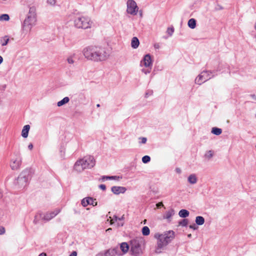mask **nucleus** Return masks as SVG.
I'll return each mask as SVG.
<instances>
[{
  "instance_id": "obj_1",
  "label": "nucleus",
  "mask_w": 256,
  "mask_h": 256,
  "mask_svg": "<svg viewBox=\"0 0 256 256\" xmlns=\"http://www.w3.org/2000/svg\"><path fill=\"white\" fill-rule=\"evenodd\" d=\"M82 54L88 60L102 62L107 60L110 52L106 48L90 46L84 48Z\"/></svg>"
},
{
  "instance_id": "obj_2",
  "label": "nucleus",
  "mask_w": 256,
  "mask_h": 256,
  "mask_svg": "<svg viewBox=\"0 0 256 256\" xmlns=\"http://www.w3.org/2000/svg\"><path fill=\"white\" fill-rule=\"evenodd\" d=\"M154 237L157 240L155 252L160 254L162 250L174 238L175 232L173 230H168L161 234L156 233Z\"/></svg>"
},
{
  "instance_id": "obj_3",
  "label": "nucleus",
  "mask_w": 256,
  "mask_h": 256,
  "mask_svg": "<svg viewBox=\"0 0 256 256\" xmlns=\"http://www.w3.org/2000/svg\"><path fill=\"white\" fill-rule=\"evenodd\" d=\"M96 164L94 156H88L78 160L74 164V169L78 172H82L85 169L91 168Z\"/></svg>"
},
{
  "instance_id": "obj_4",
  "label": "nucleus",
  "mask_w": 256,
  "mask_h": 256,
  "mask_svg": "<svg viewBox=\"0 0 256 256\" xmlns=\"http://www.w3.org/2000/svg\"><path fill=\"white\" fill-rule=\"evenodd\" d=\"M30 173V170L28 168L20 172L14 182L17 188H22L28 185L31 178Z\"/></svg>"
},
{
  "instance_id": "obj_5",
  "label": "nucleus",
  "mask_w": 256,
  "mask_h": 256,
  "mask_svg": "<svg viewBox=\"0 0 256 256\" xmlns=\"http://www.w3.org/2000/svg\"><path fill=\"white\" fill-rule=\"evenodd\" d=\"M36 21L35 8H30L29 12L23 23L24 30L30 31L32 27L36 24Z\"/></svg>"
},
{
  "instance_id": "obj_6",
  "label": "nucleus",
  "mask_w": 256,
  "mask_h": 256,
  "mask_svg": "<svg viewBox=\"0 0 256 256\" xmlns=\"http://www.w3.org/2000/svg\"><path fill=\"white\" fill-rule=\"evenodd\" d=\"M74 26L78 28L86 29L91 27L92 22L88 17L79 16L74 20Z\"/></svg>"
},
{
  "instance_id": "obj_7",
  "label": "nucleus",
  "mask_w": 256,
  "mask_h": 256,
  "mask_svg": "<svg viewBox=\"0 0 256 256\" xmlns=\"http://www.w3.org/2000/svg\"><path fill=\"white\" fill-rule=\"evenodd\" d=\"M212 72L210 71H203L200 74L195 80V82L198 84H201L209 79L212 76H210Z\"/></svg>"
},
{
  "instance_id": "obj_8",
  "label": "nucleus",
  "mask_w": 256,
  "mask_h": 256,
  "mask_svg": "<svg viewBox=\"0 0 256 256\" xmlns=\"http://www.w3.org/2000/svg\"><path fill=\"white\" fill-rule=\"evenodd\" d=\"M130 251L134 256H138L142 252L141 245L138 240H131Z\"/></svg>"
},
{
  "instance_id": "obj_9",
  "label": "nucleus",
  "mask_w": 256,
  "mask_h": 256,
  "mask_svg": "<svg viewBox=\"0 0 256 256\" xmlns=\"http://www.w3.org/2000/svg\"><path fill=\"white\" fill-rule=\"evenodd\" d=\"M126 12L128 14L132 16H135L137 14L138 8L136 2L134 0H128L126 2Z\"/></svg>"
},
{
  "instance_id": "obj_10",
  "label": "nucleus",
  "mask_w": 256,
  "mask_h": 256,
  "mask_svg": "<svg viewBox=\"0 0 256 256\" xmlns=\"http://www.w3.org/2000/svg\"><path fill=\"white\" fill-rule=\"evenodd\" d=\"M22 164V158L20 154H18L16 157L12 158L10 164V166L12 170H18Z\"/></svg>"
},
{
  "instance_id": "obj_11",
  "label": "nucleus",
  "mask_w": 256,
  "mask_h": 256,
  "mask_svg": "<svg viewBox=\"0 0 256 256\" xmlns=\"http://www.w3.org/2000/svg\"><path fill=\"white\" fill-rule=\"evenodd\" d=\"M81 204L84 207H86L88 205L96 206L98 204V202L96 201V199L92 198L86 197L82 200Z\"/></svg>"
},
{
  "instance_id": "obj_12",
  "label": "nucleus",
  "mask_w": 256,
  "mask_h": 256,
  "mask_svg": "<svg viewBox=\"0 0 256 256\" xmlns=\"http://www.w3.org/2000/svg\"><path fill=\"white\" fill-rule=\"evenodd\" d=\"M60 212V209H56L53 212H47L46 214L42 215V220L46 221L50 220L55 217Z\"/></svg>"
},
{
  "instance_id": "obj_13",
  "label": "nucleus",
  "mask_w": 256,
  "mask_h": 256,
  "mask_svg": "<svg viewBox=\"0 0 256 256\" xmlns=\"http://www.w3.org/2000/svg\"><path fill=\"white\" fill-rule=\"evenodd\" d=\"M141 66H145L146 67H150L152 66V62L150 56L149 54H146L140 62Z\"/></svg>"
},
{
  "instance_id": "obj_14",
  "label": "nucleus",
  "mask_w": 256,
  "mask_h": 256,
  "mask_svg": "<svg viewBox=\"0 0 256 256\" xmlns=\"http://www.w3.org/2000/svg\"><path fill=\"white\" fill-rule=\"evenodd\" d=\"M112 192L115 194H124L126 188L124 186H113L111 188Z\"/></svg>"
},
{
  "instance_id": "obj_15",
  "label": "nucleus",
  "mask_w": 256,
  "mask_h": 256,
  "mask_svg": "<svg viewBox=\"0 0 256 256\" xmlns=\"http://www.w3.org/2000/svg\"><path fill=\"white\" fill-rule=\"evenodd\" d=\"M118 248H115L112 249H109L106 250L104 252V256H114L115 254L121 255L120 254H118Z\"/></svg>"
},
{
  "instance_id": "obj_16",
  "label": "nucleus",
  "mask_w": 256,
  "mask_h": 256,
  "mask_svg": "<svg viewBox=\"0 0 256 256\" xmlns=\"http://www.w3.org/2000/svg\"><path fill=\"white\" fill-rule=\"evenodd\" d=\"M30 129V126L28 124L24 126L22 132V136L23 138H26L28 136Z\"/></svg>"
},
{
  "instance_id": "obj_17",
  "label": "nucleus",
  "mask_w": 256,
  "mask_h": 256,
  "mask_svg": "<svg viewBox=\"0 0 256 256\" xmlns=\"http://www.w3.org/2000/svg\"><path fill=\"white\" fill-rule=\"evenodd\" d=\"M10 40V38L8 36H4L0 38V44L2 46H6L8 44Z\"/></svg>"
},
{
  "instance_id": "obj_18",
  "label": "nucleus",
  "mask_w": 256,
  "mask_h": 256,
  "mask_svg": "<svg viewBox=\"0 0 256 256\" xmlns=\"http://www.w3.org/2000/svg\"><path fill=\"white\" fill-rule=\"evenodd\" d=\"M188 180L190 184H194L197 182L198 178L195 174H191L188 176Z\"/></svg>"
},
{
  "instance_id": "obj_19",
  "label": "nucleus",
  "mask_w": 256,
  "mask_h": 256,
  "mask_svg": "<svg viewBox=\"0 0 256 256\" xmlns=\"http://www.w3.org/2000/svg\"><path fill=\"white\" fill-rule=\"evenodd\" d=\"M129 248L128 244L126 242H122L120 245V248L124 254L128 252Z\"/></svg>"
},
{
  "instance_id": "obj_20",
  "label": "nucleus",
  "mask_w": 256,
  "mask_h": 256,
  "mask_svg": "<svg viewBox=\"0 0 256 256\" xmlns=\"http://www.w3.org/2000/svg\"><path fill=\"white\" fill-rule=\"evenodd\" d=\"M140 44L138 39L136 37L132 38L131 42V46L133 48H136Z\"/></svg>"
},
{
  "instance_id": "obj_21",
  "label": "nucleus",
  "mask_w": 256,
  "mask_h": 256,
  "mask_svg": "<svg viewBox=\"0 0 256 256\" xmlns=\"http://www.w3.org/2000/svg\"><path fill=\"white\" fill-rule=\"evenodd\" d=\"M76 54H74L68 56L66 58V62L70 64H73L75 62Z\"/></svg>"
},
{
  "instance_id": "obj_22",
  "label": "nucleus",
  "mask_w": 256,
  "mask_h": 256,
  "mask_svg": "<svg viewBox=\"0 0 256 256\" xmlns=\"http://www.w3.org/2000/svg\"><path fill=\"white\" fill-rule=\"evenodd\" d=\"M174 214V210L173 209H170V210L166 212L164 216V218L169 220Z\"/></svg>"
},
{
  "instance_id": "obj_23",
  "label": "nucleus",
  "mask_w": 256,
  "mask_h": 256,
  "mask_svg": "<svg viewBox=\"0 0 256 256\" xmlns=\"http://www.w3.org/2000/svg\"><path fill=\"white\" fill-rule=\"evenodd\" d=\"M189 212L184 209L181 210L178 212L180 216L183 218L188 217L189 216Z\"/></svg>"
},
{
  "instance_id": "obj_24",
  "label": "nucleus",
  "mask_w": 256,
  "mask_h": 256,
  "mask_svg": "<svg viewBox=\"0 0 256 256\" xmlns=\"http://www.w3.org/2000/svg\"><path fill=\"white\" fill-rule=\"evenodd\" d=\"M70 101V98L68 97H65L62 100L59 101L57 103V106H61L66 104H67Z\"/></svg>"
},
{
  "instance_id": "obj_25",
  "label": "nucleus",
  "mask_w": 256,
  "mask_h": 256,
  "mask_svg": "<svg viewBox=\"0 0 256 256\" xmlns=\"http://www.w3.org/2000/svg\"><path fill=\"white\" fill-rule=\"evenodd\" d=\"M188 26L194 29L196 27V20L194 18H190L188 21Z\"/></svg>"
},
{
  "instance_id": "obj_26",
  "label": "nucleus",
  "mask_w": 256,
  "mask_h": 256,
  "mask_svg": "<svg viewBox=\"0 0 256 256\" xmlns=\"http://www.w3.org/2000/svg\"><path fill=\"white\" fill-rule=\"evenodd\" d=\"M196 222L198 225H202L204 222V218L202 216H198L196 218Z\"/></svg>"
},
{
  "instance_id": "obj_27",
  "label": "nucleus",
  "mask_w": 256,
  "mask_h": 256,
  "mask_svg": "<svg viewBox=\"0 0 256 256\" xmlns=\"http://www.w3.org/2000/svg\"><path fill=\"white\" fill-rule=\"evenodd\" d=\"M120 178L117 176H103L102 178V180H118Z\"/></svg>"
},
{
  "instance_id": "obj_28",
  "label": "nucleus",
  "mask_w": 256,
  "mask_h": 256,
  "mask_svg": "<svg viewBox=\"0 0 256 256\" xmlns=\"http://www.w3.org/2000/svg\"><path fill=\"white\" fill-rule=\"evenodd\" d=\"M212 132L216 136H219L222 134V130L221 128L214 127L212 128Z\"/></svg>"
},
{
  "instance_id": "obj_29",
  "label": "nucleus",
  "mask_w": 256,
  "mask_h": 256,
  "mask_svg": "<svg viewBox=\"0 0 256 256\" xmlns=\"http://www.w3.org/2000/svg\"><path fill=\"white\" fill-rule=\"evenodd\" d=\"M214 156V152L210 150L206 152L204 157L207 160H210Z\"/></svg>"
},
{
  "instance_id": "obj_30",
  "label": "nucleus",
  "mask_w": 256,
  "mask_h": 256,
  "mask_svg": "<svg viewBox=\"0 0 256 256\" xmlns=\"http://www.w3.org/2000/svg\"><path fill=\"white\" fill-rule=\"evenodd\" d=\"M42 214H37L34 216V223L36 224H38V223L40 218H42Z\"/></svg>"
},
{
  "instance_id": "obj_31",
  "label": "nucleus",
  "mask_w": 256,
  "mask_h": 256,
  "mask_svg": "<svg viewBox=\"0 0 256 256\" xmlns=\"http://www.w3.org/2000/svg\"><path fill=\"white\" fill-rule=\"evenodd\" d=\"M150 231L149 228L145 226L142 228V233L144 236H148L150 234Z\"/></svg>"
},
{
  "instance_id": "obj_32",
  "label": "nucleus",
  "mask_w": 256,
  "mask_h": 256,
  "mask_svg": "<svg viewBox=\"0 0 256 256\" xmlns=\"http://www.w3.org/2000/svg\"><path fill=\"white\" fill-rule=\"evenodd\" d=\"M174 28L173 26L169 27L167 28L166 33L168 34L169 36H172L174 32Z\"/></svg>"
},
{
  "instance_id": "obj_33",
  "label": "nucleus",
  "mask_w": 256,
  "mask_h": 256,
  "mask_svg": "<svg viewBox=\"0 0 256 256\" xmlns=\"http://www.w3.org/2000/svg\"><path fill=\"white\" fill-rule=\"evenodd\" d=\"M10 19L9 16L7 14H2L0 16V20H5L8 21Z\"/></svg>"
},
{
  "instance_id": "obj_34",
  "label": "nucleus",
  "mask_w": 256,
  "mask_h": 256,
  "mask_svg": "<svg viewBox=\"0 0 256 256\" xmlns=\"http://www.w3.org/2000/svg\"><path fill=\"white\" fill-rule=\"evenodd\" d=\"M188 224V220L187 219H184L179 222V225L182 226H186Z\"/></svg>"
},
{
  "instance_id": "obj_35",
  "label": "nucleus",
  "mask_w": 256,
  "mask_h": 256,
  "mask_svg": "<svg viewBox=\"0 0 256 256\" xmlns=\"http://www.w3.org/2000/svg\"><path fill=\"white\" fill-rule=\"evenodd\" d=\"M150 160V158L148 156H145L142 158V162L144 164L148 162Z\"/></svg>"
},
{
  "instance_id": "obj_36",
  "label": "nucleus",
  "mask_w": 256,
  "mask_h": 256,
  "mask_svg": "<svg viewBox=\"0 0 256 256\" xmlns=\"http://www.w3.org/2000/svg\"><path fill=\"white\" fill-rule=\"evenodd\" d=\"M153 94V91L152 90H148L145 94V97L148 98L149 96H152Z\"/></svg>"
},
{
  "instance_id": "obj_37",
  "label": "nucleus",
  "mask_w": 256,
  "mask_h": 256,
  "mask_svg": "<svg viewBox=\"0 0 256 256\" xmlns=\"http://www.w3.org/2000/svg\"><path fill=\"white\" fill-rule=\"evenodd\" d=\"M47 2L52 6H54L56 2V0H47Z\"/></svg>"
},
{
  "instance_id": "obj_38",
  "label": "nucleus",
  "mask_w": 256,
  "mask_h": 256,
  "mask_svg": "<svg viewBox=\"0 0 256 256\" xmlns=\"http://www.w3.org/2000/svg\"><path fill=\"white\" fill-rule=\"evenodd\" d=\"M6 232L5 228L4 226H0V235L4 234Z\"/></svg>"
},
{
  "instance_id": "obj_39",
  "label": "nucleus",
  "mask_w": 256,
  "mask_h": 256,
  "mask_svg": "<svg viewBox=\"0 0 256 256\" xmlns=\"http://www.w3.org/2000/svg\"><path fill=\"white\" fill-rule=\"evenodd\" d=\"M140 140H141L140 143L142 144H145L146 142L147 139L146 138L142 137L139 138Z\"/></svg>"
},
{
  "instance_id": "obj_40",
  "label": "nucleus",
  "mask_w": 256,
  "mask_h": 256,
  "mask_svg": "<svg viewBox=\"0 0 256 256\" xmlns=\"http://www.w3.org/2000/svg\"><path fill=\"white\" fill-rule=\"evenodd\" d=\"M120 220V218H118L116 216H114V218L111 220L110 224H112L114 222V221H116L118 220Z\"/></svg>"
},
{
  "instance_id": "obj_41",
  "label": "nucleus",
  "mask_w": 256,
  "mask_h": 256,
  "mask_svg": "<svg viewBox=\"0 0 256 256\" xmlns=\"http://www.w3.org/2000/svg\"><path fill=\"white\" fill-rule=\"evenodd\" d=\"M154 46L155 49H159L160 48V46L159 43H155L154 44Z\"/></svg>"
},
{
  "instance_id": "obj_42",
  "label": "nucleus",
  "mask_w": 256,
  "mask_h": 256,
  "mask_svg": "<svg viewBox=\"0 0 256 256\" xmlns=\"http://www.w3.org/2000/svg\"><path fill=\"white\" fill-rule=\"evenodd\" d=\"M99 188H100L101 190H106V186H105L104 184H100V185L99 186Z\"/></svg>"
},
{
  "instance_id": "obj_43",
  "label": "nucleus",
  "mask_w": 256,
  "mask_h": 256,
  "mask_svg": "<svg viewBox=\"0 0 256 256\" xmlns=\"http://www.w3.org/2000/svg\"><path fill=\"white\" fill-rule=\"evenodd\" d=\"M164 206V204L162 202H158L156 204V206L158 208H160V206Z\"/></svg>"
},
{
  "instance_id": "obj_44",
  "label": "nucleus",
  "mask_w": 256,
  "mask_h": 256,
  "mask_svg": "<svg viewBox=\"0 0 256 256\" xmlns=\"http://www.w3.org/2000/svg\"><path fill=\"white\" fill-rule=\"evenodd\" d=\"M70 256H77V252L76 251L72 252Z\"/></svg>"
},
{
  "instance_id": "obj_45",
  "label": "nucleus",
  "mask_w": 256,
  "mask_h": 256,
  "mask_svg": "<svg viewBox=\"0 0 256 256\" xmlns=\"http://www.w3.org/2000/svg\"><path fill=\"white\" fill-rule=\"evenodd\" d=\"M142 72H144L145 74H148V73H150V70H144V69H142Z\"/></svg>"
},
{
  "instance_id": "obj_46",
  "label": "nucleus",
  "mask_w": 256,
  "mask_h": 256,
  "mask_svg": "<svg viewBox=\"0 0 256 256\" xmlns=\"http://www.w3.org/2000/svg\"><path fill=\"white\" fill-rule=\"evenodd\" d=\"M176 172L178 174H180L181 173V170L180 168H176Z\"/></svg>"
},
{
  "instance_id": "obj_47",
  "label": "nucleus",
  "mask_w": 256,
  "mask_h": 256,
  "mask_svg": "<svg viewBox=\"0 0 256 256\" xmlns=\"http://www.w3.org/2000/svg\"><path fill=\"white\" fill-rule=\"evenodd\" d=\"M28 148L30 149V150H32V148H33V145L32 144H30L28 146Z\"/></svg>"
},
{
  "instance_id": "obj_48",
  "label": "nucleus",
  "mask_w": 256,
  "mask_h": 256,
  "mask_svg": "<svg viewBox=\"0 0 256 256\" xmlns=\"http://www.w3.org/2000/svg\"><path fill=\"white\" fill-rule=\"evenodd\" d=\"M190 228L194 229V230L196 229V226H195V225H190Z\"/></svg>"
},
{
  "instance_id": "obj_49",
  "label": "nucleus",
  "mask_w": 256,
  "mask_h": 256,
  "mask_svg": "<svg viewBox=\"0 0 256 256\" xmlns=\"http://www.w3.org/2000/svg\"><path fill=\"white\" fill-rule=\"evenodd\" d=\"M38 256H47V254L45 252H42L41 254H40Z\"/></svg>"
},
{
  "instance_id": "obj_50",
  "label": "nucleus",
  "mask_w": 256,
  "mask_h": 256,
  "mask_svg": "<svg viewBox=\"0 0 256 256\" xmlns=\"http://www.w3.org/2000/svg\"><path fill=\"white\" fill-rule=\"evenodd\" d=\"M251 96L252 97V98L254 100H256V96L254 95V94H252L251 95Z\"/></svg>"
},
{
  "instance_id": "obj_51",
  "label": "nucleus",
  "mask_w": 256,
  "mask_h": 256,
  "mask_svg": "<svg viewBox=\"0 0 256 256\" xmlns=\"http://www.w3.org/2000/svg\"><path fill=\"white\" fill-rule=\"evenodd\" d=\"M3 62V58L2 56H0V64H1Z\"/></svg>"
},
{
  "instance_id": "obj_52",
  "label": "nucleus",
  "mask_w": 256,
  "mask_h": 256,
  "mask_svg": "<svg viewBox=\"0 0 256 256\" xmlns=\"http://www.w3.org/2000/svg\"><path fill=\"white\" fill-rule=\"evenodd\" d=\"M2 197V193L0 192V199Z\"/></svg>"
},
{
  "instance_id": "obj_53",
  "label": "nucleus",
  "mask_w": 256,
  "mask_h": 256,
  "mask_svg": "<svg viewBox=\"0 0 256 256\" xmlns=\"http://www.w3.org/2000/svg\"><path fill=\"white\" fill-rule=\"evenodd\" d=\"M191 236H192V234H188V237L190 238Z\"/></svg>"
},
{
  "instance_id": "obj_54",
  "label": "nucleus",
  "mask_w": 256,
  "mask_h": 256,
  "mask_svg": "<svg viewBox=\"0 0 256 256\" xmlns=\"http://www.w3.org/2000/svg\"><path fill=\"white\" fill-rule=\"evenodd\" d=\"M96 106H97L98 108L100 107V104H96Z\"/></svg>"
},
{
  "instance_id": "obj_55",
  "label": "nucleus",
  "mask_w": 256,
  "mask_h": 256,
  "mask_svg": "<svg viewBox=\"0 0 256 256\" xmlns=\"http://www.w3.org/2000/svg\"><path fill=\"white\" fill-rule=\"evenodd\" d=\"M112 229L110 228H108L106 231H110Z\"/></svg>"
},
{
  "instance_id": "obj_56",
  "label": "nucleus",
  "mask_w": 256,
  "mask_h": 256,
  "mask_svg": "<svg viewBox=\"0 0 256 256\" xmlns=\"http://www.w3.org/2000/svg\"><path fill=\"white\" fill-rule=\"evenodd\" d=\"M255 26V28H256V24H255V26Z\"/></svg>"
},
{
  "instance_id": "obj_57",
  "label": "nucleus",
  "mask_w": 256,
  "mask_h": 256,
  "mask_svg": "<svg viewBox=\"0 0 256 256\" xmlns=\"http://www.w3.org/2000/svg\"><path fill=\"white\" fill-rule=\"evenodd\" d=\"M140 16H142V13L140 14Z\"/></svg>"
},
{
  "instance_id": "obj_58",
  "label": "nucleus",
  "mask_w": 256,
  "mask_h": 256,
  "mask_svg": "<svg viewBox=\"0 0 256 256\" xmlns=\"http://www.w3.org/2000/svg\"><path fill=\"white\" fill-rule=\"evenodd\" d=\"M146 220H144V224L146 223Z\"/></svg>"
}]
</instances>
